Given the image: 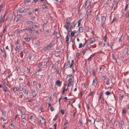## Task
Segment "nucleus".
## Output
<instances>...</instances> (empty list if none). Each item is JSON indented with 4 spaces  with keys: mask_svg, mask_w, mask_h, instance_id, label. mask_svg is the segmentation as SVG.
I'll return each mask as SVG.
<instances>
[{
    "mask_svg": "<svg viewBox=\"0 0 129 129\" xmlns=\"http://www.w3.org/2000/svg\"><path fill=\"white\" fill-rule=\"evenodd\" d=\"M33 85H36L37 84V82L36 81H34L33 82Z\"/></svg>",
    "mask_w": 129,
    "mask_h": 129,
    "instance_id": "052dcab7",
    "label": "nucleus"
},
{
    "mask_svg": "<svg viewBox=\"0 0 129 129\" xmlns=\"http://www.w3.org/2000/svg\"><path fill=\"white\" fill-rule=\"evenodd\" d=\"M38 119L42 124H45L46 122V120L42 116L39 117Z\"/></svg>",
    "mask_w": 129,
    "mask_h": 129,
    "instance_id": "20e7f679",
    "label": "nucleus"
},
{
    "mask_svg": "<svg viewBox=\"0 0 129 129\" xmlns=\"http://www.w3.org/2000/svg\"><path fill=\"white\" fill-rule=\"evenodd\" d=\"M26 121L27 120L26 119H24V120L21 121V122H23L24 123L26 122Z\"/></svg>",
    "mask_w": 129,
    "mask_h": 129,
    "instance_id": "13d9d810",
    "label": "nucleus"
},
{
    "mask_svg": "<svg viewBox=\"0 0 129 129\" xmlns=\"http://www.w3.org/2000/svg\"><path fill=\"white\" fill-rule=\"evenodd\" d=\"M50 65V67H52L53 68L54 67V64H53L52 62H50L49 63Z\"/></svg>",
    "mask_w": 129,
    "mask_h": 129,
    "instance_id": "4c0bfd02",
    "label": "nucleus"
},
{
    "mask_svg": "<svg viewBox=\"0 0 129 129\" xmlns=\"http://www.w3.org/2000/svg\"><path fill=\"white\" fill-rule=\"evenodd\" d=\"M112 57L113 58V59L114 60L115 62H116L117 59H116V58L115 57V56H114V54H112Z\"/></svg>",
    "mask_w": 129,
    "mask_h": 129,
    "instance_id": "a878e982",
    "label": "nucleus"
},
{
    "mask_svg": "<svg viewBox=\"0 0 129 129\" xmlns=\"http://www.w3.org/2000/svg\"><path fill=\"white\" fill-rule=\"evenodd\" d=\"M105 94L107 95H110L111 94V93L110 92L107 91L106 92Z\"/></svg>",
    "mask_w": 129,
    "mask_h": 129,
    "instance_id": "2f4dec72",
    "label": "nucleus"
},
{
    "mask_svg": "<svg viewBox=\"0 0 129 129\" xmlns=\"http://www.w3.org/2000/svg\"><path fill=\"white\" fill-rule=\"evenodd\" d=\"M102 92H101L100 94V99H99V101H100V100L101 99V96H102Z\"/></svg>",
    "mask_w": 129,
    "mask_h": 129,
    "instance_id": "5fc2aeb1",
    "label": "nucleus"
},
{
    "mask_svg": "<svg viewBox=\"0 0 129 129\" xmlns=\"http://www.w3.org/2000/svg\"><path fill=\"white\" fill-rule=\"evenodd\" d=\"M88 50V49L87 48H86L84 50H83L82 53L83 54V55H84L86 52Z\"/></svg>",
    "mask_w": 129,
    "mask_h": 129,
    "instance_id": "72a5a7b5",
    "label": "nucleus"
},
{
    "mask_svg": "<svg viewBox=\"0 0 129 129\" xmlns=\"http://www.w3.org/2000/svg\"><path fill=\"white\" fill-rule=\"evenodd\" d=\"M24 39L26 40V41H27V42H29V41L30 40V38H24Z\"/></svg>",
    "mask_w": 129,
    "mask_h": 129,
    "instance_id": "de8ad7c7",
    "label": "nucleus"
},
{
    "mask_svg": "<svg viewBox=\"0 0 129 129\" xmlns=\"http://www.w3.org/2000/svg\"><path fill=\"white\" fill-rule=\"evenodd\" d=\"M121 125H124L125 124L123 120H122L121 121Z\"/></svg>",
    "mask_w": 129,
    "mask_h": 129,
    "instance_id": "4d7b16f0",
    "label": "nucleus"
},
{
    "mask_svg": "<svg viewBox=\"0 0 129 129\" xmlns=\"http://www.w3.org/2000/svg\"><path fill=\"white\" fill-rule=\"evenodd\" d=\"M17 90V89L16 87H15L13 88V91L14 92H15Z\"/></svg>",
    "mask_w": 129,
    "mask_h": 129,
    "instance_id": "e433bc0d",
    "label": "nucleus"
},
{
    "mask_svg": "<svg viewBox=\"0 0 129 129\" xmlns=\"http://www.w3.org/2000/svg\"><path fill=\"white\" fill-rule=\"evenodd\" d=\"M123 53L124 56L127 57L129 54V48H125L124 50Z\"/></svg>",
    "mask_w": 129,
    "mask_h": 129,
    "instance_id": "f03ea898",
    "label": "nucleus"
},
{
    "mask_svg": "<svg viewBox=\"0 0 129 129\" xmlns=\"http://www.w3.org/2000/svg\"><path fill=\"white\" fill-rule=\"evenodd\" d=\"M93 40H91L90 42L89 43V44H91V43H92L95 41V38H93Z\"/></svg>",
    "mask_w": 129,
    "mask_h": 129,
    "instance_id": "c85d7f7f",
    "label": "nucleus"
},
{
    "mask_svg": "<svg viewBox=\"0 0 129 129\" xmlns=\"http://www.w3.org/2000/svg\"><path fill=\"white\" fill-rule=\"evenodd\" d=\"M52 46V43H50L47 45L46 47H45L43 49V50L44 51H46L47 50L50 49Z\"/></svg>",
    "mask_w": 129,
    "mask_h": 129,
    "instance_id": "39448f33",
    "label": "nucleus"
},
{
    "mask_svg": "<svg viewBox=\"0 0 129 129\" xmlns=\"http://www.w3.org/2000/svg\"><path fill=\"white\" fill-rule=\"evenodd\" d=\"M32 93L33 94V97L34 98L36 97L37 95V93H36L35 90H34L32 91Z\"/></svg>",
    "mask_w": 129,
    "mask_h": 129,
    "instance_id": "dca6fc26",
    "label": "nucleus"
},
{
    "mask_svg": "<svg viewBox=\"0 0 129 129\" xmlns=\"http://www.w3.org/2000/svg\"><path fill=\"white\" fill-rule=\"evenodd\" d=\"M93 92L91 91L88 94V96H93Z\"/></svg>",
    "mask_w": 129,
    "mask_h": 129,
    "instance_id": "473e14b6",
    "label": "nucleus"
},
{
    "mask_svg": "<svg viewBox=\"0 0 129 129\" xmlns=\"http://www.w3.org/2000/svg\"><path fill=\"white\" fill-rule=\"evenodd\" d=\"M96 20L98 21V22H99L100 21V18L99 17H97L96 18Z\"/></svg>",
    "mask_w": 129,
    "mask_h": 129,
    "instance_id": "6e6d98bb",
    "label": "nucleus"
},
{
    "mask_svg": "<svg viewBox=\"0 0 129 129\" xmlns=\"http://www.w3.org/2000/svg\"><path fill=\"white\" fill-rule=\"evenodd\" d=\"M97 83L98 81L97 79L95 78V79L93 80L92 85L95 87L96 86Z\"/></svg>",
    "mask_w": 129,
    "mask_h": 129,
    "instance_id": "6e6552de",
    "label": "nucleus"
},
{
    "mask_svg": "<svg viewBox=\"0 0 129 129\" xmlns=\"http://www.w3.org/2000/svg\"><path fill=\"white\" fill-rule=\"evenodd\" d=\"M116 126L118 128L120 126V123L119 121H117V123L116 124Z\"/></svg>",
    "mask_w": 129,
    "mask_h": 129,
    "instance_id": "393cba45",
    "label": "nucleus"
},
{
    "mask_svg": "<svg viewBox=\"0 0 129 129\" xmlns=\"http://www.w3.org/2000/svg\"><path fill=\"white\" fill-rule=\"evenodd\" d=\"M28 92L27 91H26V90H25V92H24V94L26 95H27L28 94Z\"/></svg>",
    "mask_w": 129,
    "mask_h": 129,
    "instance_id": "0e129e2a",
    "label": "nucleus"
},
{
    "mask_svg": "<svg viewBox=\"0 0 129 129\" xmlns=\"http://www.w3.org/2000/svg\"><path fill=\"white\" fill-rule=\"evenodd\" d=\"M63 27L66 28L67 30H68L69 28V27L67 26L66 25H64L63 26Z\"/></svg>",
    "mask_w": 129,
    "mask_h": 129,
    "instance_id": "a18cd8bd",
    "label": "nucleus"
},
{
    "mask_svg": "<svg viewBox=\"0 0 129 129\" xmlns=\"http://www.w3.org/2000/svg\"><path fill=\"white\" fill-rule=\"evenodd\" d=\"M31 28V27H30V26H28L26 27L25 28V29L26 30H28L29 29H30V28Z\"/></svg>",
    "mask_w": 129,
    "mask_h": 129,
    "instance_id": "f704fd0d",
    "label": "nucleus"
},
{
    "mask_svg": "<svg viewBox=\"0 0 129 129\" xmlns=\"http://www.w3.org/2000/svg\"><path fill=\"white\" fill-rule=\"evenodd\" d=\"M26 23L28 24V25H29V26L31 27H33L34 26L33 24L34 23L33 22L30 21H26Z\"/></svg>",
    "mask_w": 129,
    "mask_h": 129,
    "instance_id": "0eeeda50",
    "label": "nucleus"
},
{
    "mask_svg": "<svg viewBox=\"0 0 129 129\" xmlns=\"http://www.w3.org/2000/svg\"><path fill=\"white\" fill-rule=\"evenodd\" d=\"M121 127L122 129H126L125 128V124L124 125H122Z\"/></svg>",
    "mask_w": 129,
    "mask_h": 129,
    "instance_id": "774afa93",
    "label": "nucleus"
},
{
    "mask_svg": "<svg viewBox=\"0 0 129 129\" xmlns=\"http://www.w3.org/2000/svg\"><path fill=\"white\" fill-rule=\"evenodd\" d=\"M124 96V95H122L119 98V99L121 100H122L123 99Z\"/></svg>",
    "mask_w": 129,
    "mask_h": 129,
    "instance_id": "603ef678",
    "label": "nucleus"
},
{
    "mask_svg": "<svg viewBox=\"0 0 129 129\" xmlns=\"http://www.w3.org/2000/svg\"><path fill=\"white\" fill-rule=\"evenodd\" d=\"M72 42L73 43V44H72V46H73L75 44V42L74 40H73V39L72 41Z\"/></svg>",
    "mask_w": 129,
    "mask_h": 129,
    "instance_id": "338daca9",
    "label": "nucleus"
},
{
    "mask_svg": "<svg viewBox=\"0 0 129 129\" xmlns=\"http://www.w3.org/2000/svg\"><path fill=\"white\" fill-rule=\"evenodd\" d=\"M3 90V91H4L5 92L7 93L8 95L9 94V93L10 92L9 90L8 89L7 87H5V88H4Z\"/></svg>",
    "mask_w": 129,
    "mask_h": 129,
    "instance_id": "ddd939ff",
    "label": "nucleus"
},
{
    "mask_svg": "<svg viewBox=\"0 0 129 129\" xmlns=\"http://www.w3.org/2000/svg\"><path fill=\"white\" fill-rule=\"evenodd\" d=\"M79 32L82 33L83 31V27H81L79 28Z\"/></svg>",
    "mask_w": 129,
    "mask_h": 129,
    "instance_id": "5701e85b",
    "label": "nucleus"
},
{
    "mask_svg": "<svg viewBox=\"0 0 129 129\" xmlns=\"http://www.w3.org/2000/svg\"><path fill=\"white\" fill-rule=\"evenodd\" d=\"M17 18H21V14H19L18 15H17Z\"/></svg>",
    "mask_w": 129,
    "mask_h": 129,
    "instance_id": "bf43d9fd",
    "label": "nucleus"
},
{
    "mask_svg": "<svg viewBox=\"0 0 129 129\" xmlns=\"http://www.w3.org/2000/svg\"><path fill=\"white\" fill-rule=\"evenodd\" d=\"M50 109L51 111H53L55 109L54 108L53 106H51L50 107Z\"/></svg>",
    "mask_w": 129,
    "mask_h": 129,
    "instance_id": "79ce46f5",
    "label": "nucleus"
},
{
    "mask_svg": "<svg viewBox=\"0 0 129 129\" xmlns=\"http://www.w3.org/2000/svg\"><path fill=\"white\" fill-rule=\"evenodd\" d=\"M43 63V62H41L39 63L38 65V68L39 69H41L42 67Z\"/></svg>",
    "mask_w": 129,
    "mask_h": 129,
    "instance_id": "9b49d317",
    "label": "nucleus"
},
{
    "mask_svg": "<svg viewBox=\"0 0 129 129\" xmlns=\"http://www.w3.org/2000/svg\"><path fill=\"white\" fill-rule=\"evenodd\" d=\"M48 60L47 59H45L44 60V66L46 67L47 66V63L48 62Z\"/></svg>",
    "mask_w": 129,
    "mask_h": 129,
    "instance_id": "1a4fd4ad",
    "label": "nucleus"
},
{
    "mask_svg": "<svg viewBox=\"0 0 129 129\" xmlns=\"http://www.w3.org/2000/svg\"><path fill=\"white\" fill-rule=\"evenodd\" d=\"M106 80L107 81L106 82V84L107 85H108L109 84V78H107V79H106Z\"/></svg>",
    "mask_w": 129,
    "mask_h": 129,
    "instance_id": "a19ab883",
    "label": "nucleus"
},
{
    "mask_svg": "<svg viewBox=\"0 0 129 129\" xmlns=\"http://www.w3.org/2000/svg\"><path fill=\"white\" fill-rule=\"evenodd\" d=\"M117 59L119 60L120 61H122V59L120 56H118L117 57Z\"/></svg>",
    "mask_w": 129,
    "mask_h": 129,
    "instance_id": "58836bf2",
    "label": "nucleus"
},
{
    "mask_svg": "<svg viewBox=\"0 0 129 129\" xmlns=\"http://www.w3.org/2000/svg\"><path fill=\"white\" fill-rule=\"evenodd\" d=\"M18 90H19L20 91H22L23 90V88L20 87L19 88Z\"/></svg>",
    "mask_w": 129,
    "mask_h": 129,
    "instance_id": "680f3d73",
    "label": "nucleus"
},
{
    "mask_svg": "<svg viewBox=\"0 0 129 129\" xmlns=\"http://www.w3.org/2000/svg\"><path fill=\"white\" fill-rule=\"evenodd\" d=\"M38 26L36 25H34L33 26V28H37L38 27Z\"/></svg>",
    "mask_w": 129,
    "mask_h": 129,
    "instance_id": "69168bd1",
    "label": "nucleus"
},
{
    "mask_svg": "<svg viewBox=\"0 0 129 129\" xmlns=\"http://www.w3.org/2000/svg\"><path fill=\"white\" fill-rule=\"evenodd\" d=\"M75 33V32H73L72 31H71L70 35H69L71 37H72L74 35Z\"/></svg>",
    "mask_w": 129,
    "mask_h": 129,
    "instance_id": "7c9ffc66",
    "label": "nucleus"
},
{
    "mask_svg": "<svg viewBox=\"0 0 129 129\" xmlns=\"http://www.w3.org/2000/svg\"><path fill=\"white\" fill-rule=\"evenodd\" d=\"M3 21V18L2 16V15L0 17V23H2Z\"/></svg>",
    "mask_w": 129,
    "mask_h": 129,
    "instance_id": "37998d69",
    "label": "nucleus"
},
{
    "mask_svg": "<svg viewBox=\"0 0 129 129\" xmlns=\"http://www.w3.org/2000/svg\"><path fill=\"white\" fill-rule=\"evenodd\" d=\"M20 47V46L17 45L16 46V48H15V50L17 51L19 49Z\"/></svg>",
    "mask_w": 129,
    "mask_h": 129,
    "instance_id": "bb28decb",
    "label": "nucleus"
},
{
    "mask_svg": "<svg viewBox=\"0 0 129 129\" xmlns=\"http://www.w3.org/2000/svg\"><path fill=\"white\" fill-rule=\"evenodd\" d=\"M26 115L25 114H23L22 113L21 117L23 119H25L26 117Z\"/></svg>",
    "mask_w": 129,
    "mask_h": 129,
    "instance_id": "c756f323",
    "label": "nucleus"
},
{
    "mask_svg": "<svg viewBox=\"0 0 129 129\" xmlns=\"http://www.w3.org/2000/svg\"><path fill=\"white\" fill-rule=\"evenodd\" d=\"M126 109H125V108L123 109L122 110V113L123 114H124V113H125V112H126Z\"/></svg>",
    "mask_w": 129,
    "mask_h": 129,
    "instance_id": "8fccbe9b",
    "label": "nucleus"
},
{
    "mask_svg": "<svg viewBox=\"0 0 129 129\" xmlns=\"http://www.w3.org/2000/svg\"><path fill=\"white\" fill-rule=\"evenodd\" d=\"M25 100L26 102H30L31 101V99H30L29 97H27L26 98H25Z\"/></svg>",
    "mask_w": 129,
    "mask_h": 129,
    "instance_id": "2eb2a0df",
    "label": "nucleus"
},
{
    "mask_svg": "<svg viewBox=\"0 0 129 129\" xmlns=\"http://www.w3.org/2000/svg\"><path fill=\"white\" fill-rule=\"evenodd\" d=\"M71 68L72 69L73 73H74L77 70V67L76 65L74 67V65H73L72 67Z\"/></svg>",
    "mask_w": 129,
    "mask_h": 129,
    "instance_id": "f8f14e48",
    "label": "nucleus"
},
{
    "mask_svg": "<svg viewBox=\"0 0 129 129\" xmlns=\"http://www.w3.org/2000/svg\"><path fill=\"white\" fill-rule=\"evenodd\" d=\"M82 19H80L78 21V26L79 27V25H80L81 24V21Z\"/></svg>",
    "mask_w": 129,
    "mask_h": 129,
    "instance_id": "c9c22d12",
    "label": "nucleus"
},
{
    "mask_svg": "<svg viewBox=\"0 0 129 129\" xmlns=\"http://www.w3.org/2000/svg\"><path fill=\"white\" fill-rule=\"evenodd\" d=\"M29 8H26L25 9L23 10H22L21 9H20V10H19V12L20 13H25L27 11L29 10Z\"/></svg>",
    "mask_w": 129,
    "mask_h": 129,
    "instance_id": "9d476101",
    "label": "nucleus"
},
{
    "mask_svg": "<svg viewBox=\"0 0 129 129\" xmlns=\"http://www.w3.org/2000/svg\"><path fill=\"white\" fill-rule=\"evenodd\" d=\"M73 82V81H70L69 82L68 84L71 85H72V82Z\"/></svg>",
    "mask_w": 129,
    "mask_h": 129,
    "instance_id": "e2e57ef3",
    "label": "nucleus"
},
{
    "mask_svg": "<svg viewBox=\"0 0 129 129\" xmlns=\"http://www.w3.org/2000/svg\"><path fill=\"white\" fill-rule=\"evenodd\" d=\"M102 24L101 25L102 26V27L103 28H104L105 27V26L104 25V24L105 23H103V22H102Z\"/></svg>",
    "mask_w": 129,
    "mask_h": 129,
    "instance_id": "3c124183",
    "label": "nucleus"
},
{
    "mask_svg": "<svg viewBox=\"0 0 129 129\" xmlns=\"http://www.w3.org/2000/svg\"><path fill=\"white\" fill-rule=\"evenodd\" d=\"M13 19V17L12 16H10L8 17L7 18V20L8 21L11 20Z\"/></svg>",
    "mask_w": 129,
    "mask_h": 129,
    "instance_id": "4be33fe9",
    "label": "nucleus"
},
{
    "mask_svg": "<svg viewBox=\"0 0 129 129\" xmlns=\"http://www.w3.org/2000/svg\"><path fill=\"white\" fill-rule=\"evenodd\" d=\"M64 110L63 109H61L60 111V112L62 115L64 114Z\"/></svg>",
    "mask_w": 129,
    "mask_h": 129,
    "instance_id": "49530a36",
    "label": "nucleus"
},
{
    "mask_svg": "<svg viewBox=\"0 0 129 129\" xmlns=\"http://www.w3.org/2000/svg\"><path fill=\"white\" fill-rule=\"evenodd\" d=\"M66 67H67L66 68L69 67L71 68L72 67L73 65H74V60H71V63H70L69 61H68L67 62H66Z\"/></svg>",
    "mask_w": 129,
    "mask_h": 129,
    "instance_id": "f257e3e1",
    "label": "nucleus"
},
{
    "mask_svg": "<svg viewBox=\"0 0 129 129\" xmlns=\"http://www.w3.org/2000/svg\"><path fill=\"white\" fill-rule=\"evenodd\" d=\"M69 38L68 36L67 35V36L66 37V42L67 43H68V44H69L68 42H69Z\"/></svg>",
    "mask_w": 129,
    "mask_h": 129,
    "instance_id": "b1692460",
    "label": "nucleus"
},
{
    "mask_svg": "<svg viewBox=\"0 0 129 129\" xmlns=\"http://www.w3.org/2000/svg\"><path fill=\"white\" fill-rule=\"evenodd\" d=\"M55 84L56 85L60 86L61 85V83L59 80H58L56 81Z\"/></svg>",
    "mask_w": 129,
    "mask_h": 129,
    "instance_id": "4468645a",
    "label": "nucleus"
},
{
    "mask_svg": "<svg viewBox=\"0 0 129 129\" xmlns=\"http://www.w3.org/2000/svg\"><path fill=\"white\" fill-rule=\"evenodd\" d=\"M107 16V15L106 14H104V15H103L101 17L102 22H103V23H105V21L106 20V17Z\"/></svg>",
    "mask_w": 129,
    "mask_h": 129,
    "instance_id": "423d86ee",
    "label": "nucleus"
},
{
    "mask_svg": "<svg viewBox=\"0 0 129 129\" xmlns=\"http://www.w3.org/2000/svg\"><path fill=\"white\" fill-rule=\"evenodd\" d=\"M43 8V9L48 8V6L45 4H43L42 5Z\"/></svg>",
    "mask_w": 129,
    "mask_h": 129,
    "instance_id": "cd10ccee",
    "label": "nucleus"
},
{
    "mask_svg": "<svg viewBox=\"0 0 129 129\" xmlns=\"http://www.w3.org/2000/svg\"><path fill=\"white\" fill-rule=\"evenodd\" d=\"M26 72L28 74H29L30 73V70L28 68H27V70L26 71Z\"/></svg>",
    "mask_w": 129,
    "mask_h": 129,
    "instance_id": "ea45409f",
    "label": "nucleus"
},
{
    "mask_svg": "<svg viewBox=\"0 0 129 129\" xmlns=\"http://www.w3.org/2000/svg\"><path fill=\"white\" fill-rule=\"evenodd\" d=\"M128 7H129V3H126V4L125 6V8L124 9V11H126Z\"/></svg>",
    "mask_w": 129,
    "mask_h": 129,
    "instance_id": "aec40b11",
    "label": "nucleus"
},
{
    "mask_svg": "<svg viewBox=\"0 0 129 129\" xmlns=\"http://www.w3.org/2000/svg\"><path fill=\"white\" fill-rule=\"evenodd\" d=\"M71 23V22L69 21L68 19H67L66 22V24L67 26L68 27H69V25H70Z\"/></svg>",
    "mask_w": 129,
    "mask_h": 129,
    "instance_id": "a211bd4d",
    "label": "nucleus"
},
{
    "mask_svg": "<svg viewBox=\"0 0 129 129\" xmlns=\"http://www.w3.org/2000/svg\"><path fill=\"white\" fill-rule=\"evenodd\" d=\"M68 76H69V78L68 80L70 81L71 80L73 77V76L71 74H69L67 75V77Z\"/></svg>",
    "mask_w": 129,
    "mask_h": 129,
    "instance_id": "412c9836",
    "label": "nucleus"
},
{
    "mask_svg": "<svg viewBox=\"0 0 129 129\" xmlns=\"http://www.w3.org/2000/svg\"><path fill=\"white\" fill-rule=\"evenodd\" d=\"M1 111L2 113V115L4 117H5L6 113V111L3 110H2Z\"/></svg>",
    "mask_w": 129,
    "mask_h": 129,
    "instance_id": "f3484780",
    "label": "nucleus"
},
{
    "mask_svg": "<svg viewBox=\"0 0 129 129\" xmlns=\"http://www.w3.org/2000/svg\"><path fill=\"white\" fill-rule=\"evenodd\" d=\"M33 27H31V28L30 29H29L28 30L29 33L31 34L34 32V30H33Z\"/></svg>",
    "mask_w": 129,
    "mask_h": 129,
    "instance_id": "6ab92c4d",
    "label": "nucleus"
},
{
    "mask_svg": "<svg viewBox=\"0 0 129 129\" xmlns=\"http://www.w3.org/2000/svg\"><path fill=\"white\" fill-rule=\"evenodd\" d=\"M92 74L93 75V76H95V70H94L93 69L92 70Z\"/></svg>",
    "mask_w": 129,
    "mask_h": 129,
    "instance_id": "09e8293b",
    "label": "nucleus"
},
{
    "mask_svg": "<svg viewBox=\"0 0 129 129\" xmlns=\"http://www.w3.org/2000/svg\"><path fill=\"white\" fill-rule=\"evenodd\" d=\"M115 7H114V5H113L112 6V7L111 8V10H113V11H114L115 9Z\"/></svg>",
    "mask_w": 129,
    "mask_h": 129,
    "instance_id": "c03bdc74",
    "label": "nucleus"
},
{
    "mask_svg": "<svg viewBox=\"0 0 129 129\" xmlns=\"http://www.w3.org/2000/svg\"><path fill=\"white\" fill-rule=\"evenodd\" d=\"M122 36H121L120 38H119V43H121L122 42V41H121V38H122Z\"/></svg>",
    "mask_w": 129,
    "mask_h": 129,
    "instance_id": "864d4df0",
    "label": "nucleus"
},
{
    "mask_svg": "<svg viewBox=\"0 0 129 129\" xmlns=\"http://www.w3.org/2000/svg\"><path fill=\"white\" fill-rule=\"evenodd\" d=\"M91 2L87 0L84 6V7L85 9H87L91 6Z\"/></svg>",
    "mask_w": 129,
    "mask_h": 129,
    "instance_id": "7ed1b4c3",
    "label": "nucleus"
}]
</instances>
